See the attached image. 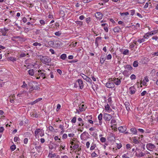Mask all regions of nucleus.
Instances as JSON below:
<instances>
[{"label": "nucleus", "mask_w": 158, "mask_h": 158, "mask_svg": "<svg viewBox=\"0 0 158 158\" xmlns=\"http://www.w3.org/2000/svg\"><path fill=\"white\" fill-rule=\"evenodd\" d=\"M136 1L138 3L142 4L145 2L146 0H136Z\"/></svg>", "instance_id": "f704fd0d"}, {"label": "nucleus", "mask_w": 158, "mask_h": 158, "mask_svg": "<svg viewBox=\"0 0 158 158\" xmlns=\"http://www.w3.org/2000/svg\"><path fill=\"white\" fill-rule=\"evenodd\" d=\"M126 129L127 128L126 127L123 126L119 127L118 128L119 131L121 133L125 132L126 130Z\"/></svg>", "instance_id": "a211bd4d"}, {"label": "nucleus", "mask_w": 158, "mask_h": 158, "mask_svg": "<svg viewBox=\"0 0 158 158\" xmlns=\"http://www.w3.org/2000/svg\"><path fill=\"white\" fill-rule=\"evenodd\" d=\"M28 86L29 87L28 91L29 93H31L34 90L40 91V87L38 84L36 82L31 81L27 83Z\"/></svg>", "instance_id": "f257e3e1"}, {"label": "nucleus", "mask_w": 158, "mask_h": 158, "mask_svg": "<svg viewBox=\"0 0 158 158\" xmlns=\"http://www.w3.org/2000/svg\"><path fill=\"white\" fill-rule=\"evenodd\" d=\"M145 41V40L144 39V38L143 37L142 38L139 39L137 40V42H138L139 43H141Z\"/></svg>", "instance_id": "7c9ffc66"}, {"label": "nucleus", "mask_w": 158, "mask_h": 158, "mask_svg": "<svg viewBox=\"0 0 158 158\" xmlns=\"http://www.w3.org/2000/svg\"><path fill=\"white\" fill-rule=\"evenodd\" d=\"M105 109L109 113H110L111 112L113 111L109 105L108 104L105 106Z\"/></svg>", "instance_id": "dca6fc26"}, {"label": "nucleus", "mask_w": 158, "mask_h": 158, "mask_svg": "<svg viewBox=\"0 0 158 158\" xmlns=\"http://www.w3.org/2000/svg\"><path fill=\"white\" fill-rule=\"evenodd\" d=\"M100 140L102 143L105 142L106 141V139L105 137H102L100 139Z\"/></svg>", "instance_id": "603ef678"}, {"label": "nucleus", "mask_w": 158, "mask_h": 158, "mask_svg": "<svg viewBox=\"0 0 158 158\" xmlns=\"http://www.w3.org/2000/svg\"><path fill=\"white\" fill-rule=\"evenodd\" d=\"M33 45L34 46H41L42 45V44L40 43H39L38 42H36L34 43L33 44Z\"/></svg>", "instance_id": "e433bc0d"}, {"label": "nucleus", "mask_w": 158, "mask_h": 158, "mask_svg": "<svg viewBox=\"0 0 158 158\" xmlns=\"http://www.w3.org/2000/svg\"><path fill=\"white\" fill-rule=\"evenodd\" d=\"M42 62L44 64H46L51 61L50 59L47 56H42L41 58Z\"/></svg>", "instance_id": "0eeeda50"}, {"label": "nucleus", "mask_w": 158, "mask_h": 158, "mask_svg": "<svg viewBox=\"0 0 158 158\" xmlns=\"http://www.w3.org/2000/svg\"><path fill=\"white\" fill-rule=\"evenodd\" d=\"M4 130V128L3 127H0V133H2Z\"/></svg>", "instance_id": "0e129e2a"}, {"label": "nucleus", "mask_w": 158, "mask_h": 158, "mask_svg": "<svg viewBox=\"0 0 158 158\" xmlns=\"http://www.w3.org/2000/svg\"><path fill=\"white\" fill-rule=\"evenodd\" d=\"M146 147L147 149L150 151H153L156 148L155 145L151 143H147Z\"/></svg>", "instance_id": "7ed1b4c3"}, {"label": "nucleus", "mask_w": 158, "mask_h": 158, "mask_svg": "<svg viewBox=\"0 0 158 158\" xmlns=\"http://www.w3.org/2000/svg\"><path fill=\"white\" fill-rule=\"evenodd\" d=\"M102 114L100 113L98 116V119L99 120V125H101L102 124Z\"/></svg>", "instance_id": "aec40b11"}, {"label": "nucleus", "mask_w": 158, "mask_h": 158, "mask_svg": "<svg viewBox=\"0 0 158 158\" xmlns=\"http://www.w3.org/2000/svg\"><path fill=\"white\" fill-rule=\"evenodd\" d=\"M76 118L74 117L73 118L71 122L72 123H75L76 122Z\"/></svg>", "instance_id": "3c124183"}, {"label": "nucleus", "mask_w": 158, "mask_h": 158, "mask_svg": "<svg viewBox=\"0 0 158 158\" xmlns=\"http://www.w3.org/2000/svg\"><path fill=\"white\" fill-rule=\"evenodd\" d=\"M152 39L153 40H155L156 41H157V42L158 43V41H157L158 40V37L157 36H154L152 37Z\"/></svg>", "instance_id": "13d9d810"}, {"label": "nucleus", "mask_w": 158, "mask_h": 158, "mask_svg": "<svg viewBox=\"0 0 158 158\" xmlns=\"http://www.w3.org/2000/svg\"><path fill=\"white\" fill-rule=\"evenodd\" d=\"M152 55L153 57L158 56V51L157 52H153L152 53Z\"/></svg>", "instance_id": "58836bf2"}, {"label": "nucleus", "mask_w": 158, "mask_h": 158, "mask_svg": "<svg viewBox=\"0 0 158 158\" xmlns=\"http://www.w3.org/2000/svg\"><path fill=\"white\" fill-rule=\"evenodd\" d=\"M117 147L119 149L122 147V144L121 143H117Z\"/></svg>", "instance_id": "864d4df0"}, {"label": "nucleus", "mask_w": 158, "mask_h": 158, "mask_svg": "<svg viewBox=\"0 0 158 158\" xmlns=\"http://www.w3.org/2000/svg\"><path fill=\"white\" fill-rule=\"evenodd\" d=\"M116 123V122L115 119H112L110 121V124H112L115 125Z\"/></svg>", "instance_id": "8fccbe9b"}, {"label": "nucleus", "mask_w": 158, "mask_h": 158, "mask_svg": "<svg viewBox=\"0 0 158 158\" xmlns=\"http://www.w3.org/2000/svg\"><path fill=\"white\" fill-rule=\"evenodd\" d=\"M85 21L86 23L89 24V23L91 21V18L90 17H88L86 18L85 19Z\"/></svg>", "instance_id": "a19ab883"}, {"label": "nucleus", "mask_w": 158, "mask_h": 158, "mask_svg": "<svg viewBox=\"0 0 158 158\" xmlns=\"http://www.w3.org/2000/svg\"><path fill=\"white\" fill-rule=\"evenodd\" d=\"M138 130L141 133H143L145 132V131L142 129L139 128L138 129Z\"/></svg>", "instance_id": "4d7b16f0"}, {"label": "nucleus", "mask_w": 158, "mask_h": 158, "mask_svg": "<svg viewBox=\"0 0 158 158\" xmlns=\"http://www.w3.org/2000/svg\"><path fill=\"white\" fill-rule=\"evenodd\" d=\"M76 83H77L79 87L81 89H82L84 87V85L81 79H78L76 81Z\"/></svg>", "instance_id": "4468645a"}, {"label": "nucleus", "mask_w": 158, "mask_h": 158, "mask_svg": "<svg viewBox=\"0 0 158 158\" xmlns=\"http://www.w3.org/2000/svg\"><path fill=\"white\" fill-rule=\"evenodd\" d=\"M42 98H38V99H37L36 100H35V101H34L33 102H32V104H34L35 103H36L37 102L42 100Z\"/></svg>", "instance_id": "2f4dec72"}, {"label": "nucleus", "mask_w": 158, "mask_h": 158, "mask_svg": "<svg viewBox=\"0 0 158 158\" xmlns=\"http://www.w3.org/2000/svg\"><path fill=\"white\" fill-rule=\"evenodd\" d=\"M23 84L21 86V87L23 88H26L27 89H28V84H27L25 81H23Z\"/></svg>", "instance_id": "393cba45"}, {"label": "nucleus", "mask_w": 158, "mask_h": 158, "mask_svg": "<svg viewBox=\"0 0 158 158\" xmlns=\"http://www.w3.org/2000/svg\"><path fill=\"white\" fill-rule=\"evenodd\" d=\"M113 116L111 114L108 113H105L103 115V118L105 121H110L112 118Z\"/></svg>", "instance_id": "1a4fd4ad"}, {"label": "nucleus", "mask_w": 158, "mask_h": 158, "mask_svg": "<svg viewBox=\"0 0 158 158\" xmlns=\"http://www.w3.org/2000/svg\"><path fill=\"white\" fill-rule=\"evenodd\" d=\"M125 68L129 70H131L133 69L132 67L130 65H126Z\"/></svg>", "instance_id": "c756f323"}, {"label": "nucleus", "mask_w": 158, "mask_h": 158, "mask_svg": "<svg viewBox=\"0 0 158 158\" xmlns=\"http://www.w3.org/2000/svg\"><path fill=\"white\" fill-rule=\"evenodd\" d=\"M129 51L127 49H125L123 52V53L124 55H127L129 53Z\"/></svg>", "instance_id": "ea45409f"}, {"label": "nucleus", "mask_w": 158, "mask_h": 158, "mask_svg": "<svg viewBox=\"0 0 158 158\" xmlns=\"http://www.w3.org/2000/svg\"><path fill=\"white\" fill-rule=\"evenodd\" d=\"M26 91L24 90H23L20 91V93L17 94V96L19 97L23 96V94L25 93Z\"/></svg>", "instance_id": "c85d7f7f"}, {"label": "nucleus", "mask_w": 158, "mask_h": 158, "mask_svg": "<svg viewBox=\"0 0 158 158\" xmlns=\"http://www.w3.org/2000/svg\"><path fill=\"white\" fill-rule=\"evenodd\" d=\"M40 23L42 25H44L45 24V21L41 19L40 20Z\"/></svg>", "instance_id": "49530a36"}, {"label": "nucleus", "mask_w": 158, "mask_h": 158, "mask_svg": "<svg viewBox=\"0 0 158 158\" xmlns=\"http://www.w3.org/2000/svg\"><path fill=\"white\" fill-rule=\"evenodd\" d=\"M111 79L114 85L115 84L117 85H118L121 84V79L116 78H114Z\"/></svg>", "instance_id": "9d476101"}, {"label": "nucleus", "mask_w": 158, "mask_h": 158, "mask_svg": "<svg viewBox=\"0 0 158 158\" xmlns=\"http://www.w3.org/2000/svg\"><path fill=\"white\" fill-rule=\"evenodd\" d=\"M85 109L84 108V107H81V106H79V110L82 112L84 111V110H85Z\"/></svg>", "instance_id": "69168bd1"}, {"label": "nucleus", "mask_w": 158, "mask_h": 158, "mask_svg": "<svg viewBox=\"0 0 158 158\" xmlns=\"http://www.w3.org/2000/svg\"><path fill=\"white\" fill-rule=\"evenodd\" d=\"M59 146V145H58L57 143H52L51 144H49L48 146V148L50 151H52L53 150L54 151H55L57 148Z\"/></svg>", "instance_id": "20e7f679"}, {"label": "nucleus", "mask_w": 158, "mask_h": 158, "mask_svg": "<svg viewBox=\"0 0 158 158\" xmlns=\"http://www.w3.org/2000/svg\"><path fill=\"white\" fill-rule=\"evenodd\" d=\"M129 93L131 94H134L136 91V89L134 86H131L129 88Z\"/></svg>", "instance_id": "f8f14e48"}, {"label": "nucleus", "mask_w": 158, "mask_h": 158, "mask_svg": "<svg viewBox=\"0 0 158 158\" xmlns=\"http://www.w3.org/2000/svg\"><path fill=\"white\" fill-rule=\"evenodd\" d=\"M91 156L93 157H96L98 156L97 154L95 152H94L92 153Z\"/></svg>", "instance_id": "5fc2aeb1"}, {"label": "nucleus", "mask_w": 158, "mask_h": 158, "mask_svg": "<svg viewBox=\"0 0 158 158\" xmlns=\"http://www.w3.org/2000/svg\"><path fill=\"white\" fill-rule=\"evenodd\" d=\"M120 14L122 16L124 15H128L129 14V13L127 12L123 13H120Z\"/></svg>", "instance_id": "c03bdc74"}, {"label": "nucleus", "mask_w": 158, "mask_h": 158, "mask_svg": "<svg viewBox=\"0 0 158 158\" xmlns=\"http://www.w3.org/2000/svg\"><path fill=\"white\" fill-rule=\"evenodd\" d=\"M133 142L135 144H138L139 143V142L138 139H135V137H134L133 139Z\"/></svg>", "instance_id": "a18cd8bd"}, {"label": "nucleus", "mask_w": 158, "mask_h": 158, "mask_svg": "<svg viewBox=\"0 0 158 158\" xmlns=\"http://www.w3.org/2000/svg\"><path fill=\"white\" fill-rule=\"evenodd\" d=\"M35 148L36 149L38 153H40L41 152V151L42 150V147L40 145H39L38 146H35Z\"/></svg>", "instance_id": "412c9836"}, {"label": "nucleus", "mask_w": 158, "mask_h": 158, "mask_svg": "<svg viewBox=\"0 0 158 158\" xmlns=\"http://www.w3.org/2000/svg\"><path fill=\"white\" fill-rule=\"evenodd\" d=\"M78 126L79 127H82L84 125V121H82L81 122H79L78 123Z\"/></svg>", "instance_id": "79ce46f5"}, {"label": "nucleus", "mask_w": 158, "mask_h": 158, "mask_svg": "<svg viewBox=\"0 0 158 158\" xmlns=\"http://www.w3.org/2000/svg\"><path fill=\"white\" fill-rule=\"evenodd\" d=\"M10 149L12 151H14L16 149V146L15 145H12L10 147Z\"/></svg>", "instance_id": "bf43d9fd"}, {"label": "nucleus", "mask_w": 158, "mask_h": 158, "mask_svg": "<svg viewBox=\"0 0 158 158\" xmlns=\"http://www.w3.org/2000/svg\"><path fill=\"white\" fill-rule=\"evenodd\" d=\"M45 71L44 70H39L38 71V73L37 74L38 76H40V77L41 76L43 77V79H45L46 78V77L47 75V74L44 73Z\"/></svg>", "instance_id": "6e6552de"}, {"label": "nucleus", "mask_w": 158, "mask_h": 158, "mask_svg": "<svg viewBox=\"0 0 158 158\" xmlns=\"http://www.w3.org/2000/svg\"><path fill=\"white\" fill-rule=\"evenodd\" d=\"M148 5H149L148 3L146 2L145 3V5L144 6L143 8H145V9H146V8H147L148 6Z\"/></svg>", "instance_id": "338daca9"}, {"label": "nucleus", "mask_w": 158, "mask_h": 158, "mask_svg": "<svg viewBox=\"0 0 158 158\" xmlns=\"http://www.w3.org/2000/svg\"><path fill=\"white\" fill-rule=\"evenodd\" d=\"M44 135V131L40 128L37 129L34 132V135L36 138H39V135L43 137Z\"/></svg>", "instance_id": "f03ea898"}, {"label": "nucleus", "mask_w": 158, "mask_h": 158, "mask_svg": "<svg viewBox=\"0 0 158 158\" xmlns=\"http://www.w3.org/2000/svg\"><path fill=\"white\" fill-rule=\"evenodd\" d=\"M130 78L131 80L135 79V78H136L135 75L134 74H132L130 76Z\"/></svg>", "instance_id": "6e6d98bb"}, {"label": "nucleus", "mask_w": 158, "mask_h": 158, "mask_svg": "<svg viewBox=\"0 0 158 158\" xmlns=\"http://www.w3.org/2000/svg\"><path fill=\"white\" fill-rule=\"evenodd\" d=\"M138 66V63L137 60L135 61L133 63V66L135 67H137Z\"/></svg>", "instance_id": "72a5a7b5"}, {"label": "nucleus", "mask_w": 158, "mask_h": 158, "mask_svg": "<svg viewBox=\"0 0 158 158\" xmlns=\"http://www.w3.org/2000/svg\"><path fill=\"white\" fill-rule=\"evenodd\" d=\"M67 134H64L62 136V138L63 139H66L67 138Z\"/></svg>", "instance_id": "e2e57ef3"}, {"label": "nucleus", "mask_w": 158, "mask_h": 158, "mask_svg": "<svg viewBox=\"0 0 158 158\" xmlns=\"http://www.w3.org/2000/svg\"><path fill=\"white\" fill-rule=\"evenodd\" d=\"M96 147V144L94 143H93L92 144L90 148V150H94L95 149Z\"/></svg>", "instance_id": "473e14b6"}, {"label": "nucleus", "mask_w": 158, "mask_h": 158, "mask_svg": "<svg viewBox=\"0 0 158 158\" xmlns=\"http://www.w3.org/2000/svg\"><path fill=\"white\" fill-rule=\"evenodd\" d=\"M80 76H81L86 81L89 83H91L92 82V80L90 78L87 77L86 76L84 75L82 73H81L80 74Z\"/></svg>", "instance_id": "9b49d317"}, {"label": "nucleus", "mask_w": 158, "mask_h": 158, "mask_svg": "<svg viewBox=\"0 0 158 158\" xmlns=\"http://www.w3.org/2000/svg\"><path fill=\"white\" fill-rule=\"evenodd\" d=\"M52 151H50L48 155V157L49 158H52L55 157L56 156V154L54 153H52Z\"/></svg>", "instance_id": "f3484780"}, {"label": "nucleus", "mask_w": 158, "mask_h": 158, "mask_svg": "<svg viewBox=\"0 0 158 158\" xmlns=\"http://www.w3.org/2000/svg\"><path fill=\"white\" fill-rule=\"evenodd\" d=\"M48 130L52 132H54V129L52 126H50L48 127Z\"/></svg>", "instance_id": "de8ad7c7"}, {"label": "nucleus", "mask_w": 158, "mask_h": 158, "mask_svg": "<svg viewBox=\"0 0 158 158\" xmlns=\"http://www.w3.org/2000/svg\"><path fill=\"white\" fill-rule=\"evenodd\" d=\"M62 34L61 32L60 31H58L55 33V35L57 36H59Z\"/></svg>", "instance_id": "37998d69"}, {"label": "nucleus", "mask_w": 158, "mask_h": 158, "mask_svg": "<svg viewBox=\"0 0 158 158\" xmlns=\"http://www.w3.org/2000/svg\"><path fill=\"white\" fill-rule=\"evenodd\" d=\"M106 60L105 57L104 56H102L101 58L100 62L102 64H103Z\"/></svg>", "instance_id": "bb28decb"}, {"label": "nucleus", "mask_w": 158, "mask_h": 158, "mask_svg": "<svg viewBox=\"0 0 158 158\" xmlns=\"http://www.w3.org/2000/svg\"><path fill=\"white\" fill-rule=\"evenodd\" d=\"M130 131L131 133L133 135L137 134V131L136 129L134 127L130 129Z\"/></svg>", "instance_id": "5701e85b"}, {"label": "nucleus", "mask_w": 158, "mask_h": 158, "mask_svg": "<svg viewBox=\"0 0 158 158\" xmlns=\"http://www.w3.org/2000/svg\"><path fill=\"white\" fill-rule=\"evenodd\" d=\"M89 134L88 132L84 131L81 134L80 136L81 139L84 140H86L89 138Z\"/></svg>", "instance_id": "423d86ee"}, {"label": "nucleus", "mask_w": 158, "mask_h": 158, "mask_svg": "<svg viewBox=\"0 0 158 158\" xmlns=\"http://www.w3.org/2000/svg\"><path fill=\"white\" fill-rule=\"evenodd\" d=\"M67 57V55L65 54H62L60 56V58L63 60H64Z\"/></svg>", "instance_id": "cd10ccee"}, {"label": "nucleus", "mask_w": 158, "mask_h": 158, "mask_svg": "<svg viewBox=\"0 0 158 158\" xmlns=\"http://www.w3.org/2000/svg\"><path fill=\"white\" fill-rule=\"evenodd\" d=\"M129 11L131 15L132 16L133 15H134L135 12V10H130Z\"/></svg>", "instance_id": "09e8293b"}, {"label": "nucleus", "mask_w": 158, "mask_h": 158, "mask_svg": "<svg viewBox=\"0 0 158 158\" xmlns=\"http://www.w3.org/2000/svg\"><path fill=\"white\" fill-rule=\"evenodd\" d=\"M111 58L112 56L110 54H108L106 57L107 59L108 60H110L111 59Z\"/></svg>", "instance_id": "052dcab7"}, {"label": "nucleus", "mask_w": 158, "mask_h": 158, "mask_svg": "<svg viewBox=\"0 0 158 158\" xmlns=\"http://www.w3.org/2000/svg\"><path fill=\"white\" fill-rule=\"evenodd\" d=\"M123 158H130L129 157L127 156L126 154H124L122 156Z\"/></svg>", "instance_id": "774afa93"}, {"label": "nucleus", "mask_w": 158, "mask_h": 158, "mask_svg": "<svg viewBox=\"0 0 158 158\" xmlns=\"http://www.w3.org/2000/svg\"><path fill=\"white\" fill-rule=\"evenodd\" d=\"M7 60L8 61H10L14 62L17 59L15 57H9L7 58Z\"/></svg>", "instance_id": "b1692460"}, {"label": "nucleus", "mask_w": 158, "mask_h": 158, "mask_svg": "<svg viewBox=\"0 0 158 158\" xmlns=\"http://www.w3.org/2000/svg\"><path fill=\"white\" fill-rule=\"evenodd\" d=\"M95 16L97 19L100 20L102 18L103 15L100 12H97L95 14Z\"/></svg>", "instance_id": "ddd939ff"}, {"label": "nucleus", "mask_w": 158, "mask_h": 158, "mask_svg": "<svg viewBox=\"0 0 158 158\" xmlns=\"http://www.w3.org/2000/svg\"><path fill=\"white\" fill-rule=\"evenodd\" d=\"M147 93V92L146 91H143V92H142L141 94V96H143L145 95V94Z\"/></svg>", "instance_id": "680f3d73"}, {"label": "nucleus", "mask_w": 158, "mask_h": 158, "mask_svg": "<svg viewBox=\"0 0 158 158\" xmlns=\"http://www.w3.org/2000/svg\"><path fill=\"white\" fill-rule=\"evenodd\" d=\"M29 74L30 76H33L35 74L34 70L33 69H30L28 71Z\"/></svg>", "instance_id": "4be33fe9"}, {"label": "nucleus", "mask_w": 158, "mask_h": 158, "mask_svg": "<svg viewBox=\"0 0 158 158\" xmlns=\"http://www.w3.org/2000/svg\"><path fill=\"white\" fill-rule=\"evenodd\" d=\"M150 36L149 33H147L145 34L143 36V37L145 39H148L149 36Z\"/></svg>", "instance_id": "c9c22d12"}, {"label": "nucleus", "mask_w": 158, "mask_h": 158, "mask_svg": "<svg viewBox=\"0 0 158 158\" xmlns=\"http://www.w3.org/2000/svg\"><path fill=\"white\" fill-rule=\"evenodd\" d=\"M125 105L126 107V108L127 111H128L130 110L129 107L130 103L128 102H126L125 103Z\"/></svg>", "instance_id": "a878e982"}, {"label": "nucleus", "mask_w": 158, "mask_h": 158, "mask_svg": "<svg viewBox=\"0 0 158 158\" xmlns=\"http://www.w3.org/2000/svg\"><path fill=\"white\" fill-rule=\"evenodd\" d=\"M106 86L108 88H113L114 87V85L112 81V79H109L108 81L106 84Z\"/></svg>", "instance_id": "39448f33"}, {"label": "nucleus", "mask_w": 158, "mask_h": 158, "mask_svg": "<svg viewBox=\"0 0 158 158\" xmlns=\"http://www.w3.org/2000/svg\"><path fill=\"white\" fill-rule=\"evenodd\" d=\"M135 155L138 157H141L146 156V154L142 152H136Z\"/></svg>", "instance_id": "2eb2a0df"}, {"label": "nucleus", "mask_w": 158, "mask_h": 158, "mask_svg": "<svg viewBox=\"0 0 158 158\" xmlns=\"http://www.w3.org/2000/svg\"><path fill=\"white\" fill-rule=\"evenodd\" d=\"M113 30L115 33H119L121 31V29L118 26L114 27Z\"/></svg>", "instance_id": "6ab92c4d"}, {"label": "nucleus", "mask_w": 158, "mask_h": 158, "mask_svg": "<svg viewBox=\"0 0 158 158\" xmlns=\"http://www.w3.org/2000/svg\"><path fill=\"white\" fill-rule=\"evenodd\" d=\"M0 32L2 33V35L3 36H6V32L4 30H2V29H0Z\"/></svg>", "instance_id": "4c0bfd02"}]
</instances>
